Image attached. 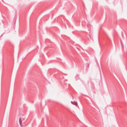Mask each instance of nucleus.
<instances>
[{"instance_id": "1", "label": "nucleus", "mask_w": 127, "mask_h": 127, "mask_svg": "<svg viewBox=\"0 0 127 127\" xmlns=\"http://www.w3.org/2000/svg\"><path fill=\"white\" fill-rule=\"evenodd\" d=\"M19 122L20 125L21 127L22 126V124L24 123V119L23 118H20L19 120Z\"/></svg>"}, {"instance_id": "2", "label": "nucleus", "mask_w": 127, "mask_h": 127, "mask_svg": "<svg viewBox=\"0 0 127 127\" xmlns=\"http://www.w3.org/2000/svg\"><path fill=\"white\" fill-rule=\"evenodd\" d=\"M71 103L73 104L74 105H76V106H77V102L76 101H71Z\"/></svg>"}]
</instances>
